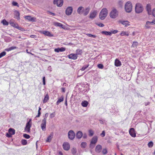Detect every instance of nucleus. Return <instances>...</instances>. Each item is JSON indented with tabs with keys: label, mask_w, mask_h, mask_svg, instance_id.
<instances>
[{
	"label": "nucleus",
	"mask_w": 155,
	"mask_h": 155,
	"mask_svg": "<svg viewBox=\"0 0 155 155\" xmlns=\"http://www.w3.org/2000/svg\"><path fill=\"white\" fill-rule=\"evenodd\" d=\"M108 14L107 10L106 8H103L101 11L99 17L101 20H104Z\"/></svg>",
	"instance_id": "nucleus-1"
},
{
	"label": "nucleus",
	"mask_w": 155,
	"mask_h": 155,
	"mask_svg": "<svg viewBox=\"0 0 155 155\" xmlns=\"http://www.w3.org/2000/svg\"><path fill=\"white\" fill-rule=\"evenodd\" d=\"M119 14L118 10L115 8H113L110 13V16L112 18H117Z\"/></svg>",
	"instance_id": "nucleus-2"
},
{
	"label": "nucleus",
	"mask_w": 155,
	"mask_h": 155,
	"mask_svg": "<svg viewBox=\"0 0 155 155\" xmlns=\"http://www.w3.org/2000/svg\"><path fill=\"white\" fill-rule=\"evenodd\" d=\"M132 6L131 2L128 1L126 3L125 5V9L126 11L128 13L131 12L132 10Z\"/></svg>",
	"instance_id": "nucleus-3"
},
{
	"label": "nucleus",
	"mask_w": 155,
	"mask_h": 155,
	"mask_svg": "<svg viewBox=\"0 0 155 155\" xmlns=\"http://www.w3.org/2000/svg\"><path fill=\"white\" fill-rule=\"evenodd\" d=\"M143 9L142 5L139 3L136 4L135 10L136 12L137 13H140L142 12Z\"/></svg>",
	"instance_id": "nucleus-4"
},
{
	"label": "nucleus",
	"mask_w": 155,
	"mask_h": 155,
	"mask_svg": "<svg viewBox=\"0 0 155 155\" xmlns=\"http://www.w3.org/2000/svg\"><path fill=\"white\" fill-rule=\"evenodd\" d=\"M98 138L97 136H94L92 138L91 142L90 147L93 148L94 147L95 144L97 143Z\"/></svg>",
	"instance_id": "nucleus-5"
},
{
	"label": "nucleus",
	"mask_w": 155,
	"mask_h": 155,
	"mask_svg": "<svg viewBox=\"0 0 155 155\" xmlns=\"http://www.w3.org/2000/svg\"><path fill=\"white\" fill-rule=\"evenodd\" d=\"M31 126V119L29 120L26 124V127L25 128V131L27 133H30V128Z\"/></svg>",
	"instance_id": "nucleus-6"
},
{
	"label": "nucleus",
	"mask_w": 155,
	"mask_h": 155,
	"mask_svg": "<svg viewBox=\"0 0 155 155\" xmlns=\"http://www.w3.org/2000/svg\"><path fill=\"white\" fill-rule=\"evenodd\" d=\"M46 119L45 118L42 120V123L41 125V128L43 131H45L46 129Z\"/></svg>",
	"instance_id": "nucleus-7"
},
{
	"label": "nucleus",
	"mask_w": 155,
	"mask_h": 155,
	"mask_svg": "<svg viewBox=\"0 0 155 155\" xmlns=\"http://www.w3.org/2000/svg\"><path fill=\"white\" fill-rule=\"evenodd\" d=\"M75 136V134L74 131L72 130H70L68 133V137L69 139L72 140H73Z\"/></svg>",
	"instance_id": "nucleus-8"
},
{
	"label": "nucleus",
	"mask_w": 155,
	"mask_h": 155,
	"mask_svg": "<svg viewBox=\"0 0 155 155\" xmlns=\"http://www.w3.org/2000/svg\"><path fill=\"white\" fill-rule=\"evenodd\" d=\"M73 11L72 8L71 6H69L67 7L66 9L65 12L66 14L67 15H70Z\"/></svg>",
	"instance_id": "nucleus-9"
},
{
	"label": "nucleus",
	"mask_w": 155,
	"mask_h": 155,
	"mask_svg": "<svg viewBox=\"0 0 155 155\" xmlns=\"http://www.w3.org/2000/svg\"><path fill=\"white\" fill-rule=\"evenodd\" d=\"M97 12L96 10L91 11L90 13L89 18L91 19L94 18L96 16Z\"/></svg>",
	"instance_id": "nucleus-10"
},
{
	"label": "nucleus",
	"mask_w": 155,
	"mask_h": 155,
	"mask_svg": "<svg viewBox=\"0 0 155 155\" xmlns=\"http://www.w3.org/2000/svg\"><path fill=\"white\" fill-rule=\"evenodd\" d=\"M129 133L130 135L134 137H135L136 136V134L134 129L133 128H130L129 130Z\"/></svg>",
	"instance_id": "nucleus-11"
},
{
	"label": "nucleus",
	"mask_w": 155,
	"mask_h": 155,
	"mask_svg": "<svg viewBox=\"0 0 155 155\" xmlns=\"http://www.w3.org/2000/svg\"><path fill=\"white\" fill-rule=\"evenodd\" d=\"M39 32L48 36L52 37L53 36V35L48 31H40Z\"/></svg>",
	"instance_id": "nucleus-12"
},
{
	"label": "nucleus",
	"mask_w": 155,
	"mask_h": 155,
	"mask_svg": "<svg viewBox=\"0 0 155 155\" xmlns=\"http://www.w3.org/2000/svg\"><path fill=\"white\" fill-rule=\"evenodd\" d=\"M9 23L10 25L16 28H18V25L15 23L14 19H12L9 21Z\"/></svg>",
	"instance_id": "nucleus-13"
},
{
	"label": "nucleus",
	"mask_w": 155,
	"mask_h": 155,
	"mask_svg": "<svg viewBox=\"0 0 155 155\" xmlns=\"http://www.w3.org/2000/svg\"><path fill=\"white\" fill-rule=\"evenodd\" d=\"M63 146L64 149L66 150H69L70 148V145L68 143L65 142L63 144Z\"/></svg>",
	"instance_id": "nucleus-14"
},
{
	"label": "nucleus",
	"mask_w": 155,
	"mask_h": 155,
	"mask_svg": "<svg viewBox=\"0 0 155 155\" xmlns=\"http://www.w3.org/2000/svg\"><path fill=\"white\" fill-rule=\"evenodd\" d=\"M63 0H57L56 1V3H54V4H56L58 7H61L63 4Z\"/></svg>",
	"instance_id": "nucleus-15"
},
{
	"label": "nucleus",
	"mask_w": 155,
	"mask_h": 155,
	"mask_svg": "<svg viewBox=\"0 0 155 155\" xmlns=\"http://www.w3.org/2000/svg\"><path fill=\"white\" fill-rule=\"evenodd\" d=\"M146 9L148 14L149 15H151L152 14V12L151 10V5L150 4L147 5Z\"/></svg>",
	"instance_id": "nucleus-16"
},
{
	"label": "nucleus",
	"mask_w": 155,
	"mask_h": 155,
	"mask_svg": "<svg viewBox=\"0 0 155 155\" xmlns=\"http://www.w3.org/2000/svg\"><path fill=\"white\" fill-rule=\"evenodd\" d=\"M68 57L69 58L73 60H76L77 58V56L76 54H69Z\"/></svg>",
	"instance_id": "nucleus-17"
},
{
	"label": "nucleus",
	"mask_w": 155,
	"mask_h": 155,
	"mask_svg": "<svg viewBox=\"0 0 155 155\" xmlns=\"http://www.w3.org/2000/svg\"><path fill=\"white\" fill-rule=\"evenodd\" d=\"M120 22L122 25H124L125 27H127L128 26L130 25V22L128 21H120Z\"/></svg>",
	"instance_id": "nucleus-18"
},
{
	"label": "nucleus",
	"mask_w": 155,
	"mask_h": 155,
	"mask_svg": "<svg viewBox=\"0 0 155 155\" xmlns=\"http://www.w3.org/2000/svg\"><path fill=\"white\" fill-rule=\"evenodd\" d=\"M25 18L29 20V21H34L36 20V18L34 17H32L30 16H27L25 17Z\"/></svg>",
	"instance_id": "nucleus-19"
},
{
	"label": "nucleus",
	"mask_w": 155,
	"mask_h": 155,
	"mask_svg": "<svg viewBox=\"0 0 155 155\" xmlns=\"http://www.w3.org/2000/svg\"><path fill=\"white\" fill-rule=\"evenodd\" d=\"M102 150V146L100 145H98L96 147L95 151L97 153H100Z\"/></svg>",
	"instance_id": "nucleus-20"
},
{
	"label": "nucleus",
	"mask_w": 155,
	"mask_h": 155,
	"mask_svg": "<svg viewBox=\"0 0 155 155\" xmlns=\"http://www.w3.org/2000/svg\"><path fill=\"white\" fill-rule=\"evenodd\" d=\"M65 50V48L63 47L61 48H58L54 49V51L57 52H63Z\"/></svg>",
	"instance_id": "nucleus-21"
},
{
	"label": "nucleus",
	"mask_w": 155,
	"mask_h": 155,
	"mask_svg": "<svg viewBox=\"0 0 155 155\" xmlns=\"http://www.w3.org/2000/svg\"><path fill=\"white\" fill-rule=\"evenodd\" d=\"M84 10V8L83 7H79L77 10V12L79 14H81L83 13Z\"/></svg>",
	"instance_id": "nucleus-22"
},
{
	"label": "nucleus",
	"mask_w": 155,
	"mask_h": 155,
	"mask_svg": "<svg viewBox=\"0 0 155 155\" xmlns=\"http://www.w3.org/2000/svg\"><path fill=\"white\" fill-rule=\"evenodd\" d=\"M114 64L116 66L119 67L121 65V62L118 59H116L115 60Z\"/></svg>",
	"instance_id": "nucleus-23"
},
{
	"label": "nucleus",
	"mask_w": 155,
	"mask_h": 155,
	"mask_svg": "<svg viewBox=\"0 0 155 155\" xmlns=\"http://www.w3.org/2000/svg\"><path fill=\"white\" fill-rule=\"evenodd\" d=\"M64 97L63 96H61L60 97L58 98V100L56 103V105H58L61 102H62L64 101Z\"/></svg>",
	"instance_id": "nucleus-24"
},
{
	"label": "nucleus",
	"mask_w": 155,
	"mask_h": 155,
	"mask_svg": "<svg viewBox=\"0 0 155 155\" xmlns=\"http://www.w3.org/2000/svg\"><path fill=\"white\" fill-rule=\"evenodd\" d=\"M83 136V133L81 131H78L77 132L76 134V137L78 139L81 138Z\"/></svg>",
	"instance_id": "nucleus-25"
},
{
	"label": "nucleus",
	"mask_w": 155,
	"mask_h": 155,
	"mask_svg": "<svg viewBox=\"0 0 155 155\" xmlns=\"http://www.w3.org/2000/svg\"><path fill=\"white\" fill-rule=\"evenodd\" d=\"M54 25L55 26L59 27H60L61 28H64V25L61 23L55 22L54 23Z\"/></svg>",
	"instance_id": "nucleus-26"
},
{
	"label": "nucleus",
	"mask_w": 155,
	"mask_h": 155,
	"mask_svg": "<svg viewBox=\"0 0 155 155\" xmlns=\"http://www.w3.org/2000/svg\"><path fill=\"white\" fill-rule=\"evenodd\" d=\"M90 11V8L87 7L85 9H84V10L83 12V13L84 15H87L89 12Z\"/></svg>",
	"instance_id": "nucleus-27"
},
{
	"label": "nucleus",
	"mask_w": 155,
	"mask_h": 155,
	"mask_svg": "<svg viewBox=\"0 0 155 155\" xmlns=\"http://www.w3.org/2000/svg\"><path fill=\"white\" fill-rule=\"evenodd\" d=\"M120 35L121 36H124L125 35L128 36L129 35V32L128 31H122Z\"/></svg>",
	"instance_id": "nucleus-28"
},
{
	"label": "nucleus",
	"mask_w": 155,
	"mask_h": 155,
	"mask_svg": "<svg viewBox=\"0 0 155 155\" xmlns=\"http://www.w3.org/2000/svg\"><path fill=\"white\" fill-rule=\"evenodd\" d=\"M8 132L10 135H14L15 134V130L12 128H10L8 130Z\"/></svg>",
	"instance_id": "nucleus-29"
},
{
	"label": "nucleus",
	"mask_w": 155,
	"mask_h": 155,
	"mask_svg": "<svg viewBox=\"0 0 155 155\" xmlns=\"http://www.w3.org/2000/svg\"><path fill=\"white\" fill-rule=\"evenodd\" d=\"M49 99V97L48 94H47L45 97L43 101V103H45L47 102Z\"/></svg>",
	"instance_id": "nucleus-30"
},
{
	"label": "nucleus",
	"mask_w": 155,
	"mask_h": 155,
	"mask_svg": "<svg viewBox=\"0 0 155 155\" xmlns=\"http://www.w3.org/2000/svg\"><path fill=\"white\" fill-rule=\"evenodd\" d=\"M88 104V102L86 101H83L81 103V105L83 107H87Z\"/></svg>",
	"instance_id": "nucleus-31"
},
{
	"label": "nucleus",
	"mask_w": 155,
	"mask_h": 155,
	"mask_svg": "<svg viewBox=\"0 0 155 155\" xmlns=\"http://www.w3.org/2000/svg\"><path fill=\"white\" fill-rule=\"evenodd\" d=\"M77 55H81L82 53V51L80 49H77L76 51Z\"/></svg>",
	"instance_id": "nucleus-32"
},
{
	"label": "nucleus",
	"mask_w": 155,
	"mask_h": 155,
	"mask_svg": "<svg viewBox=\"0 0 155 155\" xmlns=\"http://www.w3.org/2000/svg\"><path fill=\"white\" fill-rule=\"evenodd\" d=\"M52 137H53V134H50L49 136H48V137L47 138L46 141L47 142H50L51 141V140L52 139Z\"/></svg>",
	"instance_id": "nucleus-33"
},
{
	"label": "nucleus",
	"mask_w": 155,
	"mask_h": 155,
	"mask_svg": "<svg viewBox=\"0 0 155 155\" xmlns=\"http://www.w3.org/2000/svg\"><path fill=\"white\" fill-rule=\"evenodd\" d=\"M101 33L104 34L105 35H111V33H110V31H102L101 32Z\"/></svg>",
	"instance_id": "nucleus-34"
},
{
	"label": "nucleus",
	"mask_w": 155,
	"mask_h": 155,
	"mask_svg": "<svg viewBox=\"0 0 155 155\" xmlns=\"http://www.w3.org/2000/svg\"><path fill=\"white\" fill-rule=\"evenodd\" d=\"M81 147L82 148H85L87 146V143L86 142H82L81 145Z\"/></svg>",
	"instance_id": "nucleus-35"
},
{
	"label": "nucleus",
	"mask_w": 155,
	"mask_h": 155,
	"mask_svg": "<svg viewBox=\"0 0 155 155\" xmlns=\"http://www.w3.org/2000/svg\"><path fill=\"white\" fill-rule=\"evenodd\" d=\"M2 23L4 25H8V22L5 19L2 20Z\"/></svg>",
	"instance_id": "nucleus-36"
},
{
	"label": "nucleus",
	"mask_w": 155,
	"mask_h": 155,
	"mask_svg": "<svg viewBox=\"0 0 155 155\" xmlns=\"http://www.w3.org/2000/svg\"><path fill=\"white\" fill-rule=\"evenodd\" d=\"M148 22H150V21H147L146 22V24L145 25V27L147 28H150V25H151V23L148 24L147 23Z\"/></svg>",
	"instance_id": "nucleus-37"
},
{
	"label": "nucleus",
	"mask_w": 155,
	"mask_h": 155,
	"mask_svg": "<svg viewBox=\"0 0 155 155\" xmlns=\"http://www.w3.org/2000/svg\"><path fill=\"white\" fill-rule=\"evenodd\" d=\"M89 66V64H88L87 65H84L82 68L81 69V70L82 71H83L85 69H86Z\"/></svg>",
	"instance_id": "nucleus-38"
},
{
	"label": "nucleus",
	"mask_w": 155,
	"mask_h": 155,
	"mask_svg": "<svg viewBox=\"0 0 155 155\" xmlns=\"http://www.w3.org/2000/svg\"><path fill=\"white\" fill-rule=\"evenodd\" d=\"M88 132L89 133V135L90 136H92L94 134V132L93 131L91 130H89L88 131Z\"/></svg>",
	"instance_id": "nucleus-39"
},
{
	"label": "nucleus",
	"mask_w": 155,
	"mask_h": 155,
	"mask_svg": "<svg viewBox=\"0 0 155 155\" xmlns=\"http://www.w3.org/2000/svg\"><path fill=\"white\" fill-rule=\"evenodd\" d=\"M15 15H16V18L17 19H19V15H20V14L19 13V12L17 11H16L15 12Z\"/></svg>",
	"instance_id": "nucleus-40"
},
{
	"label": "nucleus",
	"mask_w": 155,
	"mask_h": 155,
	"mask_svg": "<svg viewBox=\"0 0 155 155\" xmlns=\"http://www.w3.org/2000/svg\"><path fill=\"white\" fill-rule=\"evenodd\" d=\"M86 35L90 37H93L94 38H95L96 37V35H92L90 34H86Z\"/></svg>",
	"instance_id": "nucleus-41"
},
{
	"label": "nucleus",
	"mask_w": 155,
	"mask_h": 155,
	"mask_svg": "<svg viewBox=\"0 0 155 155\" xmlns=\"http://www.w3.org/2000/svg\"><path fill=\"white\" fill-rule=\"evenodd\" d=\"M153 143L152 141L149 142L148 144V146L149 147H151L153 146Z\"/></svg>",
	"instance_id": "nucleus-42"
},
{
	"label": "nucleus",
	"mask_w": 155,
	"mask_h": 155,
	"mask_svg": "<svg viewBox=\"0 0 155 155\" xmlns=\"http://www.w3.org/2000/svg\"><path fill=\"white\" fill-rule=\"evenodd\" d=\"M71 152L73 154H75L77 152L76 149L75 148H73L71 149Z\"/></svg>",
	"instance_id": "nucleus-43"
},
{
	"label": "nucleus",
	"mask_w": 155,
	"mask_h": 155,
	"mask_svg": "<svg viewBox=\"0 0 155 155\" xmlns=\"http://www.w3.org/2000/svg\"><path fill=\"white\" fill-rule=\"evenodd\" d=\"M138 45V43L137 42H133V44L132 45V46L133 47H136Z\"/></svg>",
	"instance_id": "nucleus-44"
},
{
	"label": "nucleus",
	"mask_w": 155,
	"mask_h": 155,
	"mask_svg": "<svg viewBox=\"0 0 155 155\" xmlns=\"http://www.w3.org/2000/svg\"><path fill=\"white\" fill-rule=\"evenodd\" d=\"M23 136L26 139H29L30 137V136L29 135L25 134H24Z\"/></svg>",
	"instance_id": "nucleus-45"
},
{
	"label": "nucleus",
	"mask_w": 155,
	"mask_h": 155,
	"mask_svg": "<svg viewBox=\"0 0 155 155\" xmlns=\"http://www.w3.org/2000/svg\"><path fill=\"white\" fill-rule=\"evenodd\" d=\"M6 54V53L5 51H3L0 54V58L2 57L5 55Z\"/></svg>",
	"instance_id": "nucleus-46"
},
{
	"label": "nucleus",
	"mask_w": 155,
	"mask_h": 155,
	"mask_svg": "<svg viewBox=\"0 0 155 155\" xmlns=\"http://www.w3.org/2000/svg\"><path fill=\"white\" fill-rule=\"evenodd\" d=\"M102 153L104 154H106L107 153V150L106 148L104 149L102 151Z\"/></svg>",
	"instance_id": "nucleus-47"
},
{
	"label": "nucleus",
	"mask_w": 155,
	"mask_h": 155,
	"mask_svg": "<svg viewBox=\"0 0 155 155\" xmlns=\"http://www.w3.org/2000/svg\"><path fill=\"white\" fill-rule=\"evenodd\" d=\"M21 142H22V144L23 145H25L27 144V141L26 140H21Z\"/></svg>",
	"instance_id": "nucleus-48"
},
{
	"label": "nucleus",
	"mask_w": 155,
	"mask_h": 155,
	"mask_svg": "<svg viewBox=\"0 0 155 155\" xmlns=\"http://www.w3.org/2000/svg\"><path fill=\"white\" fill-rule=\"evenodd\" d=\"M97 67L99 68L103 69V68L104 66L102 64H99L97 65Z\"/></svg>",
	"instance_id": "nucleus-49"
},
{
	"label": "nucleus",
	"mask_w": 155,
	"mask_h": 155,
	"mask_svg": "<svg viewBox=\"0 0 155 155\" xmlns=\"http://www.w3.org/2000/svg\"><path fill=\"white\" fill-rule=\"evenodd\" d=\"M147 23H148V24L151 23V25H155V19L153 20L151 22H147Z\"/></svg>",
	"instance_id": "nucleus-50"
},
{
	"label": "nucleus",
	"mask_w": 155,
	"mask_h": 155,
	"mask_svg": "<svg viewBox=\"0 0 155 155\" xmlns=\"http://www.w3.org/2000/svg\"><path fill=\"white\" fill-rule=\"evenodd\" d=\"M55 116V114L54 113H51L50 115V117L51 118H52Z\"/></svg>",
	"instance_id": "nucleus-51"
},
{
	"label": "nucleus",
	"mask_w": 155,
	"mask_h": 155,
	"mask_svg": "<svg viewBox=\"0 0 155 155\" xmlns=\"http://www.w3.org/2000/svg\"><path fill=\"white\" fill-rule=\"evenodd\" d=\"M152 14L153 16L155 17V8L153 9L152 12Z\"/></svg>",
	"instance_id": "nucleus-52"
},
{
	"label": "nucleus",
	"mask_w": 155,
	"mask_h": 155,
	"mask_svg": "<svg viewBox=\"0 0 155 155\" xmlns=\"http://www.w3.org/2000/svg\"><path fill=\"white\" fill-rule=\"evenodd\" d=\"M96 24L97 25H98V26H99V27H103L104 26V25L102 23H100V24L97 23Z\"/></svg>",
	"instance_id": "nucleus-53"
},
{
	"label": "nucleus",
	"mask_w": 155,
	"mask_h": 155,
	"mask_svg": "<svg viewBox=\"0 0 155 155\" xmlns=\"http://www.w3.org/2000/svg\"><path fill=\"white\" fill-rule=\"evenodd\" d=\"M118 32V31L117 30H114L112 31H110V33H111V34H116Z\"/></svg>",
	"instance_id": "nucleus-54"
},
{
	"label": "nucleus",
	"mask_w": 155,
	"mask_h": 155,
	"mask_svg": "<svg viewBox=\"0 0 155 155\" xmlns=\"http://www.w3.org/2000/svg\"><path fill=\"white\" fill-rule=\"evenodd\" d=\"M12 4L14 6H18V3L15 2H13L12 3Z\"/></svg>",
	"instance_id": "nucleus-55"
},
{
	"label": "nucleus",
	"mask_w": 155,
	"mask_h": 155,
	"mask_svg": "<svg viewBox=\"0 0 155 155\" xmlns=\"http://www.w3.org/2000/svg\"><path fill=\"white\" fill-rule=\"evenodd\" d=\"M101 136L102 137H104L105 135V133L104 131H103L102 132V133L101 134Z\"/></svg>",
	"instance_id": "nucleus-56"
},
{
	"label": "nucleus",
	"mask_w": 155,
	"mask_h": 155,
	"mask_svg": "<svg viewBox=\"0 0 155 155\" xmlns=\"http://www.w3.org/2000/svg\"><path fill=\"white\" fill-rule=\"evenodd\" d=\"M48 14L50 15H52V16H55V14L53 13H52L51 12H48Z\"/></svg>",
	"instance_id": "nucleus-57"
},
{
	"label": "nucleus",
	"mask_w": 155,
	"mask_h": 155,
	"mask_svg": "<svg viewBox=\"0 0 155 155\" xmlns=\"http://www.w3.org/2000/svg\"><path fill=\"white\" fill-rule=\"evenodd\" d=\"M41 114L40 111H38V114L36 116V117H39L40 115Z\"/></svg>",
	"instance_id": "nucleus-58"
},
{
	"label": "nucleus",
	"mask_w": 155,
	"mask_h": 155,
	"mask_svg": "<svg viewBox=\"0 0 155 155\" xmlns=\"http://www.w3.org/2000/svg\"><path fill=\"white\" fill-rule=\"evenodd\" d=\"M10 48L11 49V51L16 49V47L15 46H12L10 47Z\"/></svg>",
	"instance_id": "nucleus-59"
},
{
	"label": "nucleus",
	"mask_w": 155,
	"mask_h": 155,
	"mask_svg": "<svg viewBox=\"0 0 155 155\" xmlns=\"http://www.w3.org/2000/svg\"><path fill=\"white\" fill-rule=\"evenodd\" d=\"M5 51H11V50L10 48H7L5 49Z\"/></svg>",
	"instance_id": "nucleus-60"
},
{
	"label": "nucleus",
	"mask_w": 155,
	"mask_h": 155,
	"mask_svg": "<svg viewBox=\"0 0 155 155\" xmlns=\"http://www.w3.org/2000/svg\"><path fill=\"white\" fill-rule=\"evenodd\" d=\"M17 28L18 29H19L21 31H23L24 30V29L23 28H22L21 27H19L18 26V28Z\"/></svg>",
	"instance_id": "nucleus-61"
},
{
	"label": "nucleus",
	"mask_w": 155,
	"mask_h": 155,
	"mask_svg": "<svg viewBox=\"0 0 155 155\" xmlns=\"http://www.w3.org/2000/svg\"><path fill=\"white\" fill-rule=\"evenodd\" d=\"M87 136L86 134H84L83 136V137L84 138H85L87 137Z\"/></svg>",
	"instance_id": "nucleus-62"
},
{
	"label": "nucleus",
	"mask_w": 155,
	"mask_h": 155,
	"mask_svg": "<svg viewBox=\"0 0 155 155\" xmlns=\"http://www.w3.org/2000/svg\"><path fill=\"white\" fill-rule=\"evenodd\" d=\"M62 91L63 92H65V88H61Z\"/></svg>",
	"instance_id": "nucleus-63"
},
{
	"label": "nucleus",
	"mask_w": 155,
	"mask_h": 155,
	"mask_svg": "<svg viewBox=\"0 0 155 155\" xmlns=\"http://www.w3.org/2000/svg\"><path fill=\"white\" fill-rule=\"evenodd\" d=\"M150 104V102H145V105H146V106H147V105H148L149 104Z\"/></svg>",
	"instance_id": "nucleus-64"
}]
</instances>
